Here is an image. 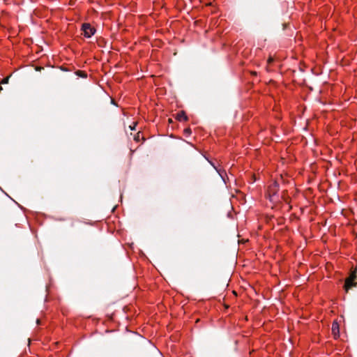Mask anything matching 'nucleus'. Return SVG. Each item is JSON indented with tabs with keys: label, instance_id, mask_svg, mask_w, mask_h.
<instances>
[{
	"label": "nucleus",
	"instance_id": "4",
	"mask_svg": "<svg viewBox=\"0 0 357 357\" xmlns=\"http://www.w3.org/2000/svg\"><path fill=\"white\" fill-rule=\"evenodd\" d=\"M176 119L178 121H187L188 117L185 113L183 111H181L176 114Z\"/></svg>",
	"mask_w": 357,
	"mask_h": 357
},
{
	"label": "nucleus",
	"instance_id": "12",
	"mask_svg": "<svg viewBox=\"0 0 357 357\" xmlns=\"http://www.w3.org/2000/svg\"><path fill=\"white\" fill-rule=\"evenodd\" d=\"M139 136H137V138H135V140L139 139Z\"/></svg>",
	"mask_w": 357,
	"mask_h": 357
},
{
	"label": "nucleus",
	"instance_id": "13",
	"mask_svg": "<svg viewBox=\"0 0 357 357\" xmlns=\"http://www.w3.org/2000/svg\"><path fill=\"white\" fill-rule=\"evenodd\" d=\"M3 89V88L1 86H0V91Z\"/></svg>",
	"mask_w": 357,
	"mask_h": 357
},
{
	"label": "nucleus",
	"instance_id": "6",
	"mask_svg": "<svg viewBox=\"0 0 357 357\" xmlns=\"http://www.w3.org/2000/svg\"><path fill=\"white\" fill-rule=\"evenodd\" d=\"M8 80H9V77H5L3 78L1 82V84H8Z\"/></svg>",
	"mask_w": 357,
	"mask_h": 357
},
{
	"label": "nucleus",
	"instance_id": "11",
	"mask_svg": "<svg viewBox=\"0 0 357 357\" xmlns=\"http://www.w3.org/2000/svg\"><path fill=\"white\" fill-rule=\"evenodd\" d=\"M139 136H137V138H135V140L139 139Z\"/></svg>",
	"mask_w": 357,
	"mask_h": 357
},
{
	"label": "nucleus",
	"instance_id": "7",
	"mask_svg": "<svg viewBox=\"0 0 357 357\" xmlns=\"http://www.w3.org/2000/svg\"><path fill=\"white\" fill-rule=\"evenodd\" d=\"M184 132L185 135H190L191 133V130L190 128H185L184 130Z\"/></svg>",
	"mask_w": 357,
	"mask_h": 357
},
{
	"label": "nucleus",
	"instance_id": "8",
	"mask_svg": "<svg viewBox=\"0 0 357 357\" xmlns=\"http://www.w3.org/2000/svg\"><path fill=\"white\" fill-rule=\"evenodd\" d=\"M273 59L271 57H270L268 59V63H271L272 61H273Z\"/></svg>",
	"mask_w": 357,
	"mask_h": 357
},
{
	"label": "nucleus",
	"instance_id": "9",
	"mask_svg": "<svg viewBox=\"0 0 357 357\" xmlns=\"http://www.w3.org/2000/svg\"><path fill=\"white\" fill-rule=\"evenodd\" d=\"M37 324H40V320L39 319H37Z\"/></svg>",
	"mask_w": 357,
	"mask_h": 357
},
{
	"label": "nucleus",
	"instance_id": "3",
	"mask_svg": "<svg viewBox=\"0 0 357 357\" xmlns=\"http://www.w3.org/2000/svg\"><path fill=\"white\" fill-rule=\"evenodd\" d=\"M331 331L334 337L337 338L340 335V326L337 321H333L332 324Z\"/></svg>",
	"mask_w": 357,
	"mask_h": 357
},
{
	"label": "nucleus",
	"instance_id": "5",
	"mask_svg": "<svg viewBox=\"0 0 357 357\" xmlns=\"http://www.w3.org/2000/svg\"><path fill=\"white\" fill-rule=\"evenodd\" d=\"M76 75L81 77H86V73L84 71L78 70L76 72Z\"/></svg>",
	"mask_w": 357,
	"mask_h": 357
},
{
	"label": "nucleus",
	"instance_id": "2",
	"mask_svg": "<svg viewBox=\"0 0 357 357\" xmlns=\"http://www.w3.org/2000/svg\"><path fill=\"white\" fill-rule=\"evenodd\" d=\"M82 30L84 31V36L90 38L95 33V29L93 28L89 24H84L82 25Z\"/></svg>",
	"mask_w": 357,
	"mask_h": 357
},
{
	"label": "nucleus",
	"instance_id": "10",
	"mask_svg": "<svg viewBox=\"0 0 357 357\" xmlns=\"http://www.w3.org/2000/svg\"><path fill=\"white\" fill-rule=\"evenodd\" d=\"M139 136H137V138H135V140L139 139Z\"/></svg>",
	"mask_w": 357,
	"mask_h": 357
},
{
	"label": "nucleus",
	"instance_id": "1",
	"mask_svg": "<svg viewBox=\"0 0 357 357\" xmlns=\"http://www.w3.org/2000/svg\"><path fill=\"white\" fill-rule=\"evenodd\" d=\"M356 278V272H352L351 273L350 276L346 279L345 284H344V289H345L346 291H348V290L350 288L356 285L357 283L354 282Z\"/></svg>",
	"mask_w": 357,
	"mask_h": 357
}]
</instances>
